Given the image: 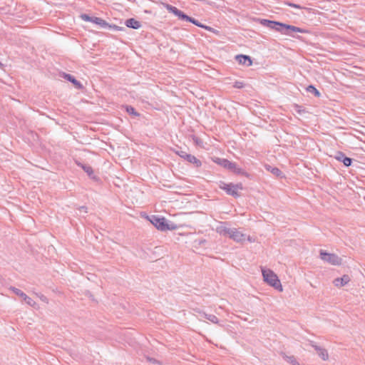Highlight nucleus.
Listing matches in <instances>:
<instances>
[{"label":"nucleus","mask_w":365,"mask_h":365,"mask_svg":"<svg viewBox=\"0 0 365 365\" xmlns=\"http://www.w3.org/2000/svg\"><path fill=\"white\" fill-rule=\"evenodd\" d=\"M235 88H240L243 87V83L237 81L234 86Z\"/></svg>","instance_id":"c756f323"},{"label":"nucleus","mask_w":365,"mask_h":365,"mask_svg":"<svg viewBox=\"0 0 365 365\" xmlns=\"http://www.w3.org/2000/svg\"><path fill=\"white\" fill-rule=\"evenodd\" d=\"M99 25L102 28L108 29L112 30V31H124L125 30V28L120 27V26H117L116 24H99Z\"/></svg>","instance_id":"2eb2a0df"},{"label":"nucleus","mask_w":365,"mask_h":365,"mask_svg":"<svg viewBox=\"0 0 365 365\" xmlns=\"http://www.w3.org/2000/svg\"><path fill=\"white\" fill-rule=\"evenodd\" d=\"M207 319H208L209 321L213 322V323H217V318L214 316V315H209L208 317H207Z\"/></svg>","instance_id":"a878e982"},{"label":"nucleus","mask_w":365,"mask_h":365,"mask_svg":"<svg viewBox=\"0 0 365 365\" xmlns=\"http://www.w3.org/2000/svg\"><path fill=\"white\" fill-rule=\"evenodd\" d=\"M231 229L224 225H220L217 227L216 230L220 235L229 237Z\"/></svg>","instance_id":"4468645a"},{"label":"nucleus","mask_w":365,"mask_h":365,"mask_svg":"<svg viewBox=\"0 0 365 365\" xmlns=\"http://www.w3.org/2000/svg\"><path fill=\"white\" fill-rule=\"evenodd\" d=\"M286 361L292 365H299V363L293 356H286Z\"/></svg>","instance_id":"412c9836"},{"label":"nucleus","mask_w":365,"mask_h":365,"mask_svg":"<svg viewBox=\"0 0 365 365\" xmlns=\"http://www.w3.org/2000/svg\"><path fill=\"white\" fill-rule=\"evenodd\" d=\"M236 60L240 64L246 65L250 66L252 65V61L250 56L245 55H238L236 56Z\"/></svg>","instance_id":"f8f14e48"},{"label":"nucleus","mask_w":365,"mask_h":365,"mask_svg":"<svg viewBox=\"0 0 365 365\" xmlns=\"http://www.w3.org/2000/svg\"><path fill=\"white\" fill-rule=\"evenodd\" d=\"M150 222L157 229L161 231L173 230L177 227V226L173 223H168L164 217L153 216Z\"/></svg>","instance_id":"f03ea898"},{"label":"nucleus","mask_w":365,"mask_h":365,"mask_svg":"<svg viewBox=\"0 0 365 365\" xmlns=\"http://www.w3.org/2000/svg\"><path fill=\"white\" fill-rule=\"evenodd\" d=\"M289 6L295 7V8H300L299 6L294 4H289Z\"/></svg>","instance_id":"e433bc0d"},{"label":"nucleus","mask_w":365,"mask_h":365,"mask_svg":"<svg viewBox=\"0 0 365 365\" xmlns=\"http://www.w3.org/2000/svg\"><path fill=\"white\" fill-rule=\"evenodd\" d=\"M79 210L81 212H84L85 213L87 212V207H84V206H82L79 208Z\"/></svg>","instance_id":"473e14b6"},{"label":"nucleus","mask_w":365,"mask_h":365,"mask_svg":"<svg viewBox=\"0 0 365 365\" xmlns=\"http://www.w3.org/2000/svg\"><path fill=\"white\" fill-rule=\"evenodd\" d=\"M185 160H187L188 162L191 163L195 164L196 167H198L201 165V162L198 159H197L195 156L191 155L190 154L188 156H187V158Z\"/></svg>","instance_id":"a211bd4d"},{"label":"nucleus","mask_w":365,"mask_h":365,"mask_svg":"<svg viewBox=\"0 0 365 365\" xmlns=\"http://www.w3.org/2000/svg\"><path fill=\"white\" fill-rule=\"evenodd\" d=\"M320 257L323 261L332 265H339L342 261L336 255L328 253L323 250L320 251Z\"/></svg>","instance_id":"39448f33"},{"label":"nucleus","mask_w":365,"mask_h":365,"mask_svg":"<svg viewBox=\"0 0 365 365\" xmlns=\"http://www.w3.org/2000/svg\"><path fill=\"white\" fill-rule=\"evenodd\" d=\"M78 165L81 167L83 170L88 175V176L91 177L93 172V169L91 166L87 165H83L81 163H78Z\"/></svg>","instance_id":"6ab92c4d"},{"label":"nucleus","mask_w":365,"mask_h":365,"mask_svg":"<svg viewBox=\"0 0 365 365\" xmlns=\"http://www.w3.org/2000/svg\"><path fill=\"white\" fill-rule=\"evenodd\" d=\"M206 29H207V31H212V32H215V31H214V29H212V28H210V27H209V26H207V27H206Z\"/></svg>","instance_id":"c9c22d12"},{"label":"nucleus","mask_w":365,"mask_h":365,"mask_svg":"<svg viewBox=\"0 0 365 365\" xmlns=\"http://www.w3.org/2000/svg\"><path fill=\"white\" fill-rule=\"evenodd\" d=\"M312 346L314 348V349L317 351V353L318 354L319 356L321 357V359L323 361H327L329 359V354L326 349L322 348L316 344H312Z\"/></svg>","instance_id":"9d476101"},{"label":"nucleus","mask_w":365,"mask_h":365,"mask_svg":"<svg viewBox=\"0 0 365 365\" xmlns=\"http://www.w3.org/2000/svg\"><path fill=\"white\" fill-rule=\"evenodd\" d=\"M163 5L170 13H172L175 16H177L178 19L179 21H187V22H190V23H198V21H197L195 19H192L191 17L188 16L187 15L184 14L182 11L179 10L176 7L173 6L169 4H164Z\"/></svg>","instance_id":"20e7f679"},{"label":"nucleus","mask_w":365,"mask_h":365,"mask_svg":"<svg viewBox=\"0 0 365 365\" xmlns=\"http://www.w3.org/2000/svg\"><path fill=\"white\" fill-rule=\"evenodd\" d=\"M220 187L225 190L228 195H232L235 197L240 196L238 191L242 189L240 184L233 185L232 183H222V185H220Z\"/></svg>","instance_id":"0eeeda50"},{"label":"nucleus","mask_w":365,"mask_h":365,"mask_svg":"<svg viewBox=\"0 0 365 365\" xmlns=\"http://www.w3.org/2000/svg\"><path fill=\"white\" fill-rule=\"evenodd\" d=\"M295 110L298 113H300L302 112L301 109H300V107L299 106H295Z\"/></svg>","instance_id":"f704fd0d"},{"label":"nucleus","mask_w":365,"mask_h":365,"mask_svg":"<svg viewBox=\"0 0 365 365\" xmlns=\"http://www.w3.org/2000/svg\"><path fill=\"white\" fill-rule=\"evenodd\" d=\"M125 23H138V22L135 21L134 19H127Z\"/></svg>","instance_id":"2f4dec72"},{"label":"nucleus","mask_w":365,"mask_h":365,"mask_svg":"<svg viewBox=\"0 0 365 365\" xmlns=\"http://www.w3.org/2000/svg\"><path fill=\"white\" fill-rule=\"evenodd\" d=\"M147 359L153 364H160L156 359L152 358H147Z\"/></svg>","instance_id":"7c9ffc66"},{"label":"nucleus","mask_w":365,"mask_h":365,"mask_svg":"<svg viewBox=\"0 0 365 365\" xmlns=\"http://www.w3.org/2000/svg\"><path fill=\"white\" fill-rule=\"evenodd\" d=\"M15 294L22 298V299L29 306L35 307L36 302L29 297H28L24 292H23L19 289H17L14 287H11L9 288Z\"/></svg>","instance_id":"6e6552de"},{"label":"nucleus","mask_w":365,"mask_h":365,"mask_svg":"<svg viewBox=\"0 0 365 365\" xmlns=\"http://www.w3.org/2000/svg\"><path fill=\"white\" fill-rule=\"evenodd\" d=\"M344 158H345V155L343 153L341 152H338L336 154V156H335V158L339 160V161H342L343 162V160H344Z\"/></svg>","instance_id":"5701e85b"},{"label":"nucleus","mask_w":365,"mask_h":365,"mask_svg":"<svg viewBox=\"0 0 365 365\" xmlns=\"http://www.w3.org/2000/svg\"><path fill=\"white\" fill-rule=\"evenodd\" d=\"M126 110H127V112H128V113H129L130 114H132V115H136V116H137V115H138V113H136V112L135 111V109H134L133 107H131V106H128V107H127Z\"/></svg>","instance_id":"b1692460"},{"label":"nucleus","mask_w":365,"mask_h":365,"mask_svg":"<svg viewBox=\"0 0 365 365\" xmlns=\"http://www.w3.org/2000/svg\"><path fill=\"white\" fill-rule=\"evenodd\" d=\"M307 91L308 92H310V93H312L314 94L315 96L317 97H319L320 96V93L319 91L313 86H309L307 88Z\"/></svg>","instance_id":"aec40b11"},{"label":"nucleus","mask_w":365,"mask_h":365,"mask_svg":"<svg viewBox=\"0 0 365 365\" xmlns=\"http://www.w3.org/2000/svg\"><path fill=\"white\" fill-rule=\"evenodd\" d=\"M64 78L71 81L76 88H81V84L73 76L70 74H64Z\"/></svg>","instance_id":"dca6fc26"},{"label":"nucleus","mask_w":365,"mask_h":365,"mask_svg":"<svg viewBox=\"0 0 365 365\" xmlns=\"http://www.w3.org/2000/svg\"><path fill=\"white\" fill-rule=\"evenodd\" d=\"M267 26H271L270 28L281 32L284 34H291L292 32H306L305 30L300 29L299 27H296L294 26H291L289 24H267Z\"/></svg>","instance_id":"7ed1b4c3"},{"label":"nucleus","mask_w":365,"mask_h":365,"mask_svg":"<svg viewBox=\"0 0 365 365\" xmlns=\"http://www.w3.org/2000/svg\"><path fill=\"white\" fill-rule=\"evenodd\" d=\"M263 280L269 286L274 287L279 292L283 291V287L277 275L271 269L262 268Z\"/></svg>","instance_id":"f257e3e1"},{"label":"nucleus","mask_w":365,"mask_h":365,"mask_svg":"<svg viewBox=\"0 0 365 365\" xmlns=\"http://www.w3.org/2000/svg\"><path fill=\"white\" fill-rule=\"evenodd\" d=\"M213 161L217 163L218 165H221L222 167L233 171L234 173H241V169L237 168L235 163H232L227 159L216 158L215 159H213Z\"/></svg>","instance_id":"423d86ee"},{"label":"nucleus","mask_w":365,"mask_h":365,"mask_svg":"<svg viewBox=\"0 0 365 365\" xmlns=\"http://www.w3.org/2000/svg\"><path fill=\"white\" fill-rule=\"evenodd\" d=\"M229 237L236 242L242 243L246 240V235L240 232L236 228H232Z\"/></svg>","instance_id":"1a4fd4ad"},{"label":"nucleus","mask_w":365,"mask_h":365,"mask_svg":"<svg viewBox=\"0 0 365 365\" xmlns=\"http://www.w3.org/2000/svg\"><path fill=\"white\" fill-rule=\"evenodd\" d=\"M3 67V64L0 62V68Z\"/></svg>","instance_id":"58836bf2"},{"label":"nucleus","mask_w":365,"mask_h":365,"mask_svg":"<svg viewBox=\"0 0 365 365\" xmlns=\"http://www.w3.org/2000/svg\"><path fill=\"white\" fill-rule=\"evenodd\" d=\"M38 297L40 298V299H41L42 302H43L46 303V304H48V299L46 296H44V295H43V294H40V295H38Z\"/></svg>","instance_id":"cd10ccee"},{"label":"nucleus","mask_w":365,"mask_h":365,"mask_svg":"<svg viewBox=\"0 0 365 365\" xmlns=\"http://www.w3.org/2000/svg\"><path fill=\"white\" fill-rule=\"evenodd\" d=\"M81 20L84 21H90L91 23H106V21L98 18V17H91L87 14H81Z\"/></svg>","instance_id":"ddd939ff"},{"label":"nucleus","mask_w":365,"mask_h":365,"mask_svg":"<svg viewBox=\"0 0 365 365\" xmlns=\"http://www.w3.org/2000/svg\"><path fill=\"white\" fill-rule=\"evenodd\" d=\"M176 153L181 158L186 159L187 156L189 155L184 150H178L176 151Z\"/></svg>","instance_id":"4be33fe9"},{"label":"nucleus","mask_w":365,"mask_h":365,"mask_svg":"<svg viewBox=\"0 0 365 365\" xmlns=\"http://www.w3.org/2000/svg\"><path fill=\"white\" fill-rule=\"evenodd\" d=\"M343 163L345 166H349L351 164V159L345 156L343 160Z\"/></svg>","instance_id":"393cba45"},{"label":"nucleus","mask_w":365,"mask_h":365,"mask_svg":"<svg viewBox=\"0 0 365 365\" xmlns=\"http://www.w3.org/2000/svg\"><path fill=\"white\" fill-rule=\"evenodd\" d=\"M126 27L138 29L140 27V24H125Z\"/></svg>","instance_id":"bb28decb"},{"label":"nucleus","mask_w":365,"mask_h":365,"mask_svg":"<svg viewBox=\"0 0 365 365\" xmlns=\"http://www.w3.org/2000/svg\"><path fill=\"white\" fill-rule=\"evenodd\" d=\"M246 239H247L249 242H254L255 241V239H253V238H252V237H250V236H247V237L246 236Z\"/></svg>","instance_id":"72a5a7b5"},{"label":"nucleus","mask_w":365,"mask_h":365,"mask_svg":"<svg viewBox=\"0 0 365 365\" xmlns=\"http://www.w3.org/2000/svg\"><path fill=\"white\" fill-rule=\"evenodd\" d=\"M265 169L267 171L272 173L275 176L279 177L282 175V172L279 170V169H278L277 168L272 167L269 165H265Z\"/></svg>","instance_id":"f3484780"},{"label":"nucleus","mask_w":365,"mask_h":365,"mask_svg":"<svg viewBox=\"0 0 365 365\" xmlns=\"http://www.w3.org/2000/svg\"><path fill=\"white\" fill-rule=\"evenodd\" d=\"M259 23H268V24H270V23H279V21H272V20H268V19H262Z\"/></svg>","instance_id":"c85d7f7f"},{"label":"nucleus","mask_w":365,"mask_h":365,"mask_svg":"<svg viewBox=\"0 0 365 365\" xmlns=\"http://www.w3.org/2000/svg\"><path fill=\"white\" fill-rule=\"evenodd\" d=\"M349 281H350L349 276L345 274L341 277L336 278L333 281V283H334V286H336L337 287H341L346 285Z\"/></svg>","instance_id":"9b49d317"},{"label":"nucleus","mask_w":365,"mask_h":365,"mask_svg":"<svg viewBox=\"0 0 365 365\" xmlns=\"http://www.w3.org/2000/svg\"><path fill=\"white\" fill-rule=\"evenodd\" d=\"M196 25L200 27H202V28H205V24H196Z\"/></svg>","instance_id":"4c0bfd02"}]
</instances>
